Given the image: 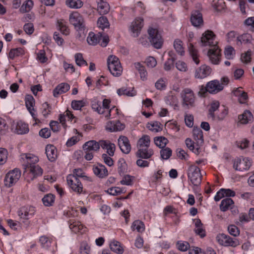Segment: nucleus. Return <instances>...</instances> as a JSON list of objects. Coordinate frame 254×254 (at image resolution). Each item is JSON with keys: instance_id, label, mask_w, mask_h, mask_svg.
Masks as SVG:
<instances>
[{"instance_id": "obj_1", "label": "nucleus", "mask_w": 254, "mask_h": 254, "mask_svg": "<svg viewBox=\"0 0 254 254\" xmlns=\"http://www.w3.org/2000/svg\"><path fill=\"white\" fill-rule=\"evenodd\" d=\"M39 160L38 157L32 153H22L20 155V162L25 169L24 173L28 172L30 173V180L43 174L42 169L37 165Z\"/></svg>"}, {"instance_id": "obj_2", "label": "nucleus", "mask_w": 254, "mask_h": 254, "mask_svg": "<svg viewBox=\"0 0 254 254\" xmlns=\"http://www.w3.org/2000/svg\"><path fill=\"white\" fill-rule=\"evenodd\" d=\"M111 101L108 99H104L101 102L96 98H94L91 101V107L93 110L98 114L103 115L107 119L115 118L118 114V109L115 107L110 108Z\"/></svg>"}, {"instance_id": "obj_3", "label": "nucleus", "mask_w": 254, "mask_h": 254, "mask_svg": "<svg viewBox=\"0 0 254 254\" xmlns=\"http://www.w3.org/2000/svg\"><path fill=\"white\" fill-rule=\"evenodd\" d=\"M108 69L114 76H120L123 72V68L118 58L115 56H110L107 61Z\"/></svg>"}, {"instance_id": "obj_4", "label": "nucleus", "mask_w": 254, "mask_h": 254, "mask_svg": "<svg viewBox=\"0 0 254 254\" xmlns=\"http://www.w3.org/2000/svg\"><path fill=\"white\" fill-rule=\"evenodd\" d=\"M182 99V105L188 108L195 105V97L193 91L190 88L184 89L180 93Z\"/></svg>"}, {"instance_id": "obj_5", "label": "nucleus", "mask_w": 254, "mask_h": 254, "mask_svg": "<svg viewBox=\"0 0 254 254\" xmlns=\"http://www.w3.org/2000/svg\"><path fill=\"white\" fill-rule=\"evenodd\" d=\"M69 21L75 29L79 31H84L85 29V20L83 16L77 11L72 12L69 16Z\"/></svg>"}, {"instance_id": "obj_6", "label": "nucleus", "mask_w": 254, "mask_h": 254, "mask_svg": "<svg viewBox=\"0 0 254 254\" xmlns=\"http://www.w3.org/2000/svg\"><path fill=\"white\" fill-rule=\"evenodd\" d=\"M188 177L193 185H199L201 181L200 169L195 165H190L188 169Z\"/></svg>"}, {"instance_id": "obj_7", "label": "nucleus", "mask_w": 254, "mask_h": 254, "mask_svg": "<svg viewBox=\"0 0 254 254\" xmlns=\"http://www.w3.org/2000/svg\"><path fill=\"white\" fill-rule=\"evenodd\" d=\"M21 177V171L15 168L9 171L5 175L4 179V185L8 188L14 186Z\"/></svg>"}, {"instance_id": "obj_8", "label": "nucleus", "mask_w": 254, "mask_h": 254, "mask_svg": "<svg viewBox=\"0 0 254 254\" xmlns=\"http://www.w3.org/2000/svg\"><path fill=\"white\" fill-rule=\"evenodd\" d=\"M149 39L151 44L156 49L161 48L163 40L160 34L157 29L149 28L148 30Z\"/></svg>"}, {"instance_id": "obj_9", "label": "nucleus", "mask_w": 254, "mask_h": 254, "mask_svg": "<svg viewBox=\"0 0 254 254\" xmlns=\"http://www.w3.org/2000/svg\"><path fill=\"white\" fill-rule=\"evenodd\" d=\"M252 164V160L250 158L241 157L235 159L233 167L236 170L243 171L249 170Z\"/></svg>"}, {"instance_id": "obj_10", "label": "nucleus", "mask_w": 254, "mask_h": 254, "mask_svg": "<svg viewBox=\"0 0 254 254\" xmlns=\"http://www.w3.org/2000/svg\"><path fill=\"white\" fill-rule=\"evenodd\" d=\"M66 181L68 186L73 191L78 194L83 192V186L79 179L73 176L68 175Z\"/></svg>"}, {"instance_id": "obj_11", "label": "nucleus", "mask_w": 254, "mask_h": 254, "mask_svg": "<svg viewBox=\"0 0 254 254\" xmlns=\"http://www.w3.org/2000/svg\"><path fill=\"white\" fill-rule=\"evenodd\" d=\"M215 36L213 32L207 30L202 35L201 38V44L202 46H214L217 45V42L215 41Z\"/></svg>"}, {"instance_id": "obj_12", "label": "nucleus", "mask_w": 254, "mask_h": 254, "mask_svg": "<svg viewBox=\"0 0 254 254\" xmlns=\"http://www.w3.org/2000/svg\"><path fill=\"white\" fill-rule=\"evenodd\" d=\"M143 26V19L140 17L136 18L131 23L129 30L131 36L134 37L138 36Z\"/></svg>"}, {"instance_id": "obj_13", "label": "nucleus", "mask_w": 254, "mask_h": 254, "mask_svg": "<svg viewBox=\"0 0 254 254\" xmlns=\"http://www.w3.org/2000/svg\"><path fill=\"white\" fill-rule=\"evenodd\" d=\"M25 103L27 109L31 114L33 119L36 122L39 120L37 119V115L36 111L34 109L35 99L31 95H26L25 97Z\"/></svg>"}, {"instance_id": "obj_14", "label": "nucleus", "mask_w": 254, "mask_h": 254, "mask_svg": "<svg viewBox=\"0 0 254 254\" xmlns=\"http://www.w3.org/2000/svg\"><path fill=\"white\" fill-rule=\"evenodd\" d=\"M35 208L31 206H23L18 211V215L21 219L27 220L35 213Z\"/></svg>"}, {"instance_id": "obj_15", "label": "nucleus", "mask_w": 254, "mask_h": 254, "mask_svg": "<svg viewBox=\"0 0 254 254\" xmlns=\"http://www.w3.org/2000/svg\"><path fill=\"white\" fill-rule=\"evenodd\" d=\"M207 55L212 64H216L219 63L221 54L220 50L217 45L211 47L208 50Z\"/></svg>"}, {"instance_id": "obj_16", "label": "nucleus", "mask_w": 254, "mask_h": 254, "mask_svg": "<svg viewBox=\"0 0 254 254\" xmlns=\"http://www.w3.org/2000/svg\"><path fill=\"white\" fill-rule=\"evenodd\" d=\"M14 131L18 134H26L29 132L28 125L22 121H18L12 126Z\"/></svg>"}, {"instance_id": "obj_17", "label": "nucleus", "mask_w": 254, "mask_h": 254, "mask_svg": "<svg viewBox=\"0 0 254 254\" xmlns=\"http://www.w3.org/2000/svg\"><path fill=\"white\" fill-rule=\"evenodd\" d=\"M211 72L210 67L205 64H203L195 69L194 77L196 78H204L209 75Z\"/></svg>"}, {"instance_id": "obj_18", "label": "nucleus", "mask_w": 254, "mask_h": 254, "mask_svg": "<svg viewBox=\"0 0 254 254\" xmlns=\"http://www.w3.org/2000/svg\"><path fill=\"white\" fill-rule=\"evenodd\" d=\"M118 145L121 150L125 154L129 153L131 146L127 137L125 136H121L118 139Z\"/></svg>"}, {"instance_id": "obj_19", "label": "nucleus", "mask_w": 254, "mask_h": 254, "mask_svg": "<svg viewBox=\"0 0 254 254\" xmlns=\"http://www.w3.org/2000/svg\"><path fill=\"white\" fill-rule=\"evenodd\" d=\"M207 92L210 93L215 94L223 90L224 86L219 81L214 80L207 83Z\"/></svg>"}, {"instance_id": "obj_20", "label": "nucleus", "mask_w": 254, "mask_h": 254, "mask_svg": "<svg viewBox=\"0 0 254 254\" xmlns=\"http://www.w3.org/2000/svg\"><path fill=\"white\" fill-rule=\"evenodd\" d=\"M100 145L102 148L106 150V152L109 156H113L114 155L116 148L115 144L109 140H101Z\"/></svg>"}, {"instance_id": "obj_21", "label": "nucleus", "mask_w": 254, "mask_h": 254, "mask_svg": "<svg viewBox=\"0 0 254 254\" xmlns=\"http://www.w3.org/2000/svg\"><path fill=\"white\" fill-rule=\"evenodd\" d=\"M137 149L136 156L138 157L143 159H149L151 158L154 154L153 150L151 148H149V147L139 148H137Z\"/></svg>"}, {"instance_id": "obj_22", "label": "nucleus", "mask_w": 254, "mask_h": 254, "mask_svg": "<svg viewBox=\"0 0 254 254\" xmlns=\"http://www.w3.org/2000/svg\"><path fill=\"white\" fill-rule=\"evenodd\" d=\"M242 44H251L254 45V39L251 34L246 33L237 36V44L242 45Z\"/></svg>"}, {"instance_id": "obj_23", "label": "nucleus", "mask_w": 254, "mask_h": 254, "mask_svg": "<svg viewBox=\"0 0 254 254\" xmlns=\"http://www.w3.org/2000/svg\"><path fill=\"white\" fill-rule=\"evenodd\" d=\"M190 21L194 27H200L203 24L202 14L198 11H195L192 13Z\"/></svg>"}, {"instance_id": "obj_24", "label": "nucleus", "mask_w": 254, "mask_h": 254, "mask_svg": "<svg viewBox=\"0 0 254 254\" xmlns=\"http://www.w3.org/2000/svg\"><path fill=\"white\" fill-rule=\"evenodd\" d=\"M94 174L99 178H103L108 175V172L105 166L102 164H98L93 167Z\"/></svg>"}, {"instance_id": "obj_25", "label": "nucleus", "mask_w": 254, "mask_h": 254, "mask_svg": "<svg viewBox=\"0 0 254 254\" xmlns=\"http://www.w3.org/2000/svg\"><path fill=\"white\" fill-rule=\"evenodd\" d=\"M234 95L238 98L241 104L246 103L248 99L247 93L245 92L242 87L236 88L233 91Z\"/></svg>"}, {"instance_id": "obj_26", "label": "nucleus", "mask_w": 254, "mask_h": 254, "mask_svg": "<svg viewBox=\"0 0 254 254\" xmlns=\"http://www.w3.org/2000/svg\"><path fill=\"white\" fill-rule=\"evenodd\" d=\"M69 223L70 229L75 233H82L85 231V228L84 227L83 225L79 221L70 220Z\"/></svg>"}, {"instance_id": "obj_27", "label": "nucleus", "mask_w": 254, "mask_h": 254, "mask_svg": "<svg viewBox=\"0 0 254 254\" xmlns=\"http://www.w3.org/2000/svg\"><path fill=\"white\" fill-rule=\"evenodd\" d=\"M100 142H98L95 140H90L86 142L83 145L84 151H91L94 152L100 148Z\"/></svg>"}, {"instance_id": "obj_28", "label": "nucleus", "mask_w": 254, "mask_h": 254, "mask_svg": "<svg viewBox=\"0 0 254 254\" xmlns=\"http://www.w3.org/2000/svg\"><path fill=\"white\" fill-rule=\"evenodd\" d=\"M46 153L48 159L51 162L54 161L57 157V150L53 145H48L46 147Z\"/></svg>"}, {"instance_id": "obj_29", "label": "nucleus", "mask_w": 254, "mask_h": 254, "mask_svg": "<svg viewBox=\"0 0 254 254\" xmlns=\"http://www.w3.org/2000/svg\"><path fill=\"white\" fill-rule=\"evenodd\" d=\"M125 128L124 124H122L119 121L116 122H111L108 123L106 129L110 131H117L124 129Z\"/></svg>"}, {"instance_id": "obj_30", "label": "nucleus", "mask_w": 254, "mask_h": 254, "mask_svg": "<svg viewBox=\"0 0 254 254\" xmlns=\"http://www.w3.org/2000/svg\"><path fill=\"white\" fill-rule=\"evenodd\" d=\"M70 86L66 83H62L58 85L53 91V95L56 97L60 94L65 93L69 90Z\"/></svg>"}, {"instance_id": "obj_31", "label": "nucleus", "mask_w": 254, "mask_h": 254, "mask_svg": "<svg viewBox=\"0 0 254 254\" xmlns=\"http://www.w3.org/2000/svg\"><path fill=\"white\" fill-rule=\"evenodd\" d=\"M134 66L138 71L141 79L142 81H145L147 79V72L144 65L139 62L134 63Z\"/></svg>"}, {"instance_id": "obj_32", "label": "nucleus", "mask_w": 254, "mask_h": 254, "mask_svg": "<svg viewBox=\"0 0 254 254\" xmlns=\"http://www.w3.org/2000/svg\"><path fill=\"white\" fill-rule=\"evenodd\" d=\"M97 10L100 14H106L110 10L109 4L104 0L98 1Z\"/></svg>"}, {"instance_id": "obj_33", "label": "nucleus", "mask_w": 254, "mask_h": 254, "mask_svg": "<svg viewBox=\"0 0 254 254\" xmlns=\"http://www.w3.org/2000/svg\"><path fill=\"white\" fill-rule=\"evenodd\" d=\"M110 247L113 252L118 254H122L124 252L123 246L117 241H112L110 244Z\"/></svg>"}, {"instance_id": "obj_34", "label": "nucleus", "mask_w": 254, "mask_h": 254, "mask_svg": "<svg viewBox=\"0 0 254 254\" xmlns=\"http://www.w3.org/2000/svg\"><path fill=\"white\" fill-rule=\"evenodd\" d=\"M253 116L252 113L246 110L244 113L238 117L239 122L242 124H247L253 119Z\"/></svg>"}, {"instance_id": "obj_35", "label": "nucleus", "mask_w": 254, "mask_h": 254, "mask_svg": "<svg viewBox=\"0 0 254 254\" xmlns=\"http://www.w3.org/2000/svg\"><path fill=\"white\" fill-rule=\"evenodd\" d=\"M193 136L197 145H201L203 143V132L200 128H193Z\"/></svg>"}, {"instance_id": "obj_36", "label": "nucleus", "mask_w": 254, "mask_h": 254, "mask_svg": "<svg viewBox=\"0 0 254 254\" xmlns=\"http://www.w3.org/2000/svg\"><path fill=\"white\" fill-rule=\"evenodd\" d=\"M234 202L231 198H226L223 199L220 203V209L222 211H226L229 209L232 208Z\"/></svg>"}, {"instance_id": "obj_37", "label": "nucleus", "mask_w": 254, "mask_h": 254, "mask_svg": "<svg viewBox=\"0 0 254 254\" xmlns=\"http://www.w3.org/2000/svg\"><path fill=\"white\" fill-rule=\"evenodd\" d=\"M57 26L63 34L68 35L69 34V29L68 28L66 22L65 20L63 19L58 20Z\"/></svg>"}, {"instance_id": "obj_38", "label": "nucleus", "mask_w": 254, "mask_h": 254, "mask_svg": "<svg viewBox=\"0 0 254 254\" xmlns=\"http://www.w3.org/2000/svg\"><path fill=\"white\" fill-rule=\"evenodd\" d=\"M195 228L194 231L195 233L199 235L201 238L205 236V231L203 229V224L201 222L200 219H195L194 220Z\"/></svg>"}, {"instance_id": "obj_39", "label": "nucleus", "mask_w": 254, "mask_h": 254, "mask_svg": "<svg viewBox=\"0 0 254 254\" xmlns=\"http://www.w3.org/2000/svg\"><path fill=\"white\" fill-rule=\"evenodd\" d=\"M117 92L119 96L126 95L130 97L134 96L136 94L133 88H127L123 87L118 89Z\"/></svg>"}, {"instance_id": "obj_40", "label": "nucleus", "mask_w": 254, "mask_h": 254, "mask_svg": "<svg viewBox=\"0 0 254 254\" xmlns=\"http://www.w3.org/2000/svg\"><path fill=\"white\" fill-rule=\"evenodd\" d=\"M150 144V137L147 135H144L138 140L137 143V148H139L149 147Z\"/></svg>"}, {"instance_id": "obj_41", "label": "nucleus", "mask_w": 254, "mask_h": 254, "mask_svg": "<svg viewBox=\"0 0 254 254\" xmlns=\"http://www.w3.org/2000/svg\"><path fill=\"white\" fill-rule=\"evenodd\" d=\"M132 231H136L138 233H142L145 230V225L143 222L136 220L133 222L131 226Z\"/></svg>"}, {"instance_id": "obj_42", "label": "nucleus", "mask_w": 254, "mask_h": 254, "mask_svg": "<svg viewBox=\"0 0 254 254\" xmlns=\"http://www.w3.org/2000/svg\"><path fill=\"white\" fill-rule=\"evenodd\" d=\"M185 143L186 146L188 148H189L190 150L192 151L195 154L198 155L199 154L200 152V147H198L199 145L197 144L196 146H195L193 141L190 138H188L186 139Z\"/></svg>"}, {"instance_id": "obj_43", "label": "nucleus", "mask_w": 254, "mask_h": 254, "mask_svg": "<svg viewBox=\"0 0 254 254\" xmlns=\"http://www.w3.org/2000/svg\"><path fill=\"white\" fill-rule=\"evenodd\" d=\"M65 3L67 7L73 9L80 8L83 5L81 0H66Z\"/></svg>"}, {"instance_id": "obj_44", "label": "nucleus", "mask_w": 254, "mask_h": 254, "mask_svg": "<svg viewBox=\"0 0 254 254\" xmlns=\"http://www.w3.org/2000/svg\"><path fill=\"white\" fill-rule=\"evenodd\" d=\"M189 50L192 60L196 64H198L199 63L198 52L197 50L195 49V48L193 47L192 44L191 43L189 44Z\"/></svg>"}, {"instance_id": "obj_45", "label": "nucleus", "mask_w": 254, "mask_h": 254, "mask_svg": "<svg viewBox=\"0 0 254 254\" xmlns=\"http://www.w3.org/2000/svg\"><path fill=\"white\" fill-rule=\"evenodd\" d=\"M174 48L176 51L181 56H183L185 54L184 47L183 46V42L179 39H175L174 42Z\"/></svg>"}, {"instance_id": "obj_46", "label": "nucleus", "mask_w": 254, "mask_h": 254, "mask_svg": "<svg viewBox=\"0 0 254 254\" xmlns=\"http://www.w3.org/2000/svg\"><path fill=\"white\" fill-rule=\"evenodd\" d=\"M53 239L46 236H42L39 239V242L42 248L48 249L51 245Z\"/></svg>"}, {"instance_id": "obj_47", "label": "nucleus", "mask_w": 254, "mask_h": 254, "mask_svg": "<svg viewBox=\"0 0 254 254\" xmlns=\"http://www.w3.org/2000/svg\"><path fill=\"white\" fill-rule=\"evenodd\" d=\"M87 41L89 45H95L100 42V35L90 32L87 38Z\"/></svg>"}, {"instance_id": "obj_48", "label": "nucleus", "mask_w": 254, "mask_h": 254, "mask_svg": "<svg viewBox=\"0 0 254 254\" xmlns=\"http://www.w3.org/2000/svg\"><path fill=\"white\" fill-rule=\"evenodd\" d=\"M220 104L217 101H213L210 105V108L208 111V117L214 120L215 118L214 112L218 110Z\"/></svg>"}, {"instance_id": "obj_49", "label": "nucleus", "mask_w": 254, "mask_h": 254, "mask_svg": "<svg viewBox=\"0 0 254 254\" xmlns=\"http://www.w3.org/2000/svg\"><path fill=\"white\" fill-rule=\"evenodd\" d=\"M126 190L124 188L120 187H111L108 189L106 192L112 195H118L122 193H125Z\"/></svg>"}, {"instance_id": "obj_50", "label": "nucleus", "mask_w": 254, "mask_h": 254, "mask_svg": "<svg viewBox=\"0 0 254 254\" xmlns=\"http://www.w3.org/2000/svg\"><path fill=\"white\" fill-rule=\"evenodd\" d=\"M33 6V2L32 0L25 1L21 5L20 11L22 13H25L29 11Z\"/></svg>"}, {"instance_id": "obj_51", "label": "nucleus", "mask_w": 254, "mask_h": 254, "mask_svg": "<svg viewBox=\"0 0 254 254\" xmlns=\"http://www.w3.org/2000/svg\"><path fill=\"white\" fill-rule=\"evenodd\" d=\"M55 201V196L51 193L47 194L42 198L44 205L49 206L53 205Z\"/></svg>"}, {"instance_id": "obj_52", "label": "nucleus", "mask_w": 254, "mask_h": 254, "mask_svg": "<svg viewBox=\"0 0 254 254\" xmlns=\"http://www.w3.org/2000/svg\"><path fill=\"white\" fill-rule=\"evenodd\" d=\"M127 170V165L123 158L120 159L118 161V171L120 175L123 174Z\"/></svg>"}, {"instance_id": "obj_53", "label": "nucleus", "mask_w": 254, "mask_h": 254, "mask_svg": "<svg viewBox=\"0 0 254 254\" xmlns=\"http://www.w3.org/2000/svg\"><path fill=\"white\" fill-rule=\"evenodd\" d=\"M24 53V51L22 48H18L11 49L9 53V58L11 59H13L15 57L22 55Z\"/></svg>"}, {"instance_id": "obj_54", "label": "nucleus", "mask_w": 254, "mask_h": 254, "mask_svg": "<svg viewBox=\"0 0 254 254\" xmlns=\"http://www.w3.org/2000/svg\"><path fill=\"white\" fill-rule=\"evenodd\" d=\"M239 245L240 242L238 239L231 238L229 236H227L225 247H232L235 248Z\"/></svg>"}, {"instance_id": "obj_55", "label": "nucleus", "mask_w": 254, "mask_h": 254, "mask_svg": "<svg viewBox=\"0 0 254 254\" xmlns=\"http://www.w3.org/2000/svg\"><path fill=\"white\" fill-rule=\"evenodd\" d=\"M8 131V126L6 120L0 117V135L6 133Z\"/></svg>"}, {"instance_id": "obj_56", "label": "nucleus", "mask_w": 254, "mask_h": 254, "mask_svg": "<svg viewBox=\"0 0 254 254\" xmlns=\"http://www.w3.org/2000/svg\"><path fill=\"white\" fill-rule=\"evenodd\" d=\"M97 24L98 27L102 30L108 28L110 26L108 19L104 16H101L98 18Z\"/></svg>"}, {"instance_id": "obj_57", "label": "nucleus", "mask_w": 254, "mask_h": 254, "mask_svg": "<svg viewBox=\"0 0 254 254\" xmlns=\"http://www.w3.org/2000/svg\"><path fill=\"white\" fill-rule=\"evenodd\" d=\"M168 141V139L164 137L160 136L154 138L155 144L160 148L164 147Z\"/></svg>"}, {"instance_id": "obj_58", "label": "nucleus", "mask_w": 254, "mask_h": 254, "mask_svg": "<svg viewBox=\"0 0 254 254\" xmlns=\"http://www.w3.org/2000/svg\"><path fill=\"white\" fill-rule=\"evenodd\" d=\"M71 105L74 110H78L85 106V102L83 100H73Z\"/></svg>"}, {"instance_id": "obj_59", "label": "nucleus", "mask_w": 254, "mask_h": 254, "mask_svg": "<svg viewBox=\"0 0 254 254\" xmlns=\"http://www.w3.org/2000/svg\"><path fill=\"white\" fill-rule=\"evenodd\" d=\"M147 127L149 130L154 132H158L161 129L160 124L157 122L148 124Z\"/></svg>"}, {"instance_id": "obj_60", "label": "nucleus", "mask_w": 254, "mask_h": 254, "mask_svg": "<svg viewBox=\"0 0 254 254\" xmlns=\"http://www.w3.org/2000/svg\"><path fill=\"white\" fill-rule=\"evenodd\" d=\"M75 60L76 64L79 66L87 65V62L83 59L81 53H77L75 55Z\"/></svg>"}, {"instance_id": "obj_61", "label": "nucleus", "mask_w": 254, "mask_h": 254, "mask_svg": "<svg viewBox=\"0 0 254 254\" xmlns=\"http://www.w3.org/2000/svg\"><path fill=\"white\" fill-rule=\"evenodd\" d=\"M7 155L8 152L5 149L0 148V165H3L6 162Z\"/></svg>"}, {"instance_id": "obj_62", "label": "nucleus", "mask_w": 254, "mask_h": 254, "mask_svg": "<svg viewBox=\"0 0 254 254\" xmlns=\"http://www.w3.org/2000/svg\"><path fill=\"white\" fill-rule=\"evenodd\" d=\"M177 246L180 251L185 252L190 248V244L187 242L180 241L177 243Z\"/></svg>"}, {"instance_id": "obj_63", "label": "nucleus", "mask_w": 254, "mask_h": 254, "mask_svg": "<svg viewBox=\"0 0 254 254\" xmlns=\"http://www.w3.org/2000/svg\"><path fill=\"white\" fill-rule=\"evenodd\" d=\"M237 32L235 31H231L227 33L226 36V39L228 42H231L234 41L235 39L237 40V36H239Z\"/></svg>"}, {"instance_id": "obj_64", "label": "nucleus", "mask_w": 254, "mask_h": 254, "mask_svg": "<svg viewBox=\"0 0 254 254\" xmlns=\"http://www.w3.org/2000/svg\"><path fill=\"white\" fill-rule=\"evenodd\" d=\"M244 23L249 27L251 31L254 32V17L246 19L244 21Z\"/></svg>"}]
</instances>
